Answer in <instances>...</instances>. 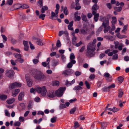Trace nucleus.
Segmentation results:
<instances>
[{
    "label": "nucleus",
    "instance_id": "nucleus-1",
    "mask_svg": "<svg viewBox=\"0 0 129 129\" xmlns=\"http://www.w3.org/2000/svg\"><path fill=\"white\" fill-rule=\"evenodd\" d=\"M30 73L35 79L38 81H41L45 78L43 73L37 70H33L30 72Z\"/></svg>",
    "mask_w": 129,
    "mask_h": 129
},
{
    "label": "nucleus",
    "instance_id": "nucleus-2",
    "mask_svg": "<svg viewBox=\"0 0 129 129\" xmlns=\"http://www.w3.org/2000/svg\"><path fill=\"white\" fill-rule=\"evenodd\" d=\"M96 46L91 43H89L87 46L86 55L89 57H92L93 55L94 52L95 50Z\"/></svg>",
    "mask_w": 129,
    "mask_h": 129
},
{
    "label": "nucleus",
    "instance_id": "nucleus-3",
    "mask_svg": "<svg viewBox=\"0 0 129 129\" xmlns=\"http://www.w3.org/2000/svg\"><path fill=\"white\" fill-rule=\"evenodd\" d=\"M36 91L38 93L40 94L41 96H45L46 95L47 91L45 86H37L36 87Z\"/></svg>",
    "mask_w": 129,
    "mask_h": 129
},
{
    "label": "nucleus",
    "instance_id": "nucleus-4",
    "mask_svg": "<svg viewBox=\"0 0 129 129\" xmlns=\"http://www.w3.org/2000/svg\"><path fill=\"white\" fill-rule=\"evenodd\" d=\"M102 21L103 22L102 25L104 27V32L105 33H106L108 32L110 28V26H109V20L108 19L103 18Z\"/></svg>",
    "mask_w": 129,
    "mask_h": 129
},
{
    "label": "nucleus",
    "instance_id": "nucleus-5",
    "mask_svg": "<svg viewBox=\"0 0 129 129\" xmlns=\"http://www.w3.org/2000/svg\"><path fill=\"white\" fill-rule=\"evenodd\" d=\"M66 88L64 87H60L55 91V95L58 97H61L63 94V91Z\"/></svg>",
    "mask_w": 129,
    "mask_h": 129
},
{
    "label": "nucleus",
    "instance_id": "nucleus-6",
    "mask_svg": "<svg viewBox=\"0 0 129 129\" xmlns=\"http://www.w3.org/2000/svg\"><path fill=\"white\" fill-rule=\"evenodd\" d=\"M21 86V84L17 82H15L11 84L9 86L10 89H12L17 87H20Z\"/></svg>",
    "mask_w": 129,
    "mask_h": 129
},
{
    "label": "nucleus",
    "instance_id": "nucleus-7",
    "mask_svg": "<svg viewBox=\"0 0 129 129\" xmlns=\"http://www.w3.org/2000/svg\"><path fill=\"white\" fill-rule=\"evenodd\" d=\"M14 74V72L13 71L11 70H6V76L9 78H11Z\"/></svg>",
    "mask_w": 129,
    "mask_h": 129
},
{
    "label": "nucleus",
    "instance_id": "nucleus-8",
    "mask_svg": "<svg viewBox=\"0 0 129 129\" xmlns=\"http://www.w3.org/2000/svg\"><path fill=\"white\" fill-rule=\"evenodd\" d=\"M104 76L105 77V79L108 81L111 82L112 80V76L110 74L107 72L105 73L104 74Z\"/></svg>",
    "mask_w": 129,
    "mask_h": 129
},
{
    "label": "nucleus",
    "instance_id": "nucleus-9",
    "mask_svg": "<svg viewBox=\"0 0 129 129\" xmlns=\"http://www.w3.org/2000/svg\"><path fill=\"white\" fill-rule=\"evenodd\" d=\"M47 94V96L49 98H52L55 96V94L54 92L52 91H48Z\"/></svg>",
    "mask_w": 129,
    "mask_h": 129
},
{
    "label": "nucleus",
    "instance_id": "nucleus-10",
    "mask_svg": "<svg viewBox=\"0 0 129 129\" xmlns=\"http://www.w3.org/2000/svg\"><path fill=\"white\" fill-rule=\"evenodd\" d=\"M104 38L111 41H114L115 39V38L113 37V36H104Z\"/></svg>",
    "mask_w": 129,
    "mask_h": 129
},
{
    "label": "nucleus",
    "instance_id": "nucleus-11",
    "mask_svg": "<svg viewBox=\"0 0 129 129\" xmlns=\"http://www.w3.org/2000/svg\"><path fill=\"white\" fill-rule=\"evenodd\" d=\"M76 62V61L75 60H70V62H69L67 65V68H71L73 66V64H75Z\"/></svg>",
    "mask_w": 129,
    "mask_h": 129
},
{
    "label": "nucleus",
    "instance_id": "nucleus-12",
    "mask_svg": "<svg viewBox=\"0 0 129 129\" xmlns=\"http://www.w3.org/2000/svg\"><path fill=\"white\" fill-rule=\"evenodd\" d=\"M26 79L28 86L29 87H31L32 86V83L31 79H30L28 77H26Z\"/></svg>",
    "mask_w": 129,
    "mask_h": 129
},
{
    "label": "nucleus",
    "instance_id": "nucleus-13",
    "mask_svg": "<svg viewBox=\"0 0 129 129\" xmlns=\"http://www.w3.org/2000/svg\"><path fill=\"white\" fill-rule=\"evenodd\" d=\"M81 32L83 35H86L89 33L88 29L87 28L82 29L81 30Z\"/></svg>",
    "mask_w": 129,
    "mask_h": 129
},
{
    "label": "nucleus",
    "instance_id": "nucleus-14",
    "mask_svg": "<svg viewBox=\"0 0 129 129\" xmlns=\"http://www.w3.org/2000/svg\"><path fill=\"white\" fill-rule=\"evenodd\" d=\"M71 70L70 69L66 70L62 72V74L65 76H66L70 75V73Z\"/></svg>",
    "mask_w": 129,
    "mask_h": 129
},
{
    "label": "nucleus",
    "instance_id": "nucleus-15",
    "mask_svg": "<svg viewBox=\"0 0 129 129\" xmlns=\"http://www.w3.org/2000/svg\"><path fill=\"white\" fill-rule=\"evenodd\" d=\"M111 50L109 49H107L105 51V53L106 54H108V55L109 56H111L113 54V52H110Z\"/></svg>",
    "mask_w": 129,
    "mask_h": 129
},
{
    "label": "nucleus",
    "instance_id": "nucleus-16",
    "mask_svg": "<svg viewBox=\"0 0 129 129\" xmlns=\"http://www.w3.org/2000/svg\"><path fill=\"white\" fill-rule=\"evenodd\" d=\"M57 14L53 12H51V16L50 18V19H56L57 18Z\"/></svg>",
    "mask_w": 129,
    "mask_h": 129
},
{
    "label": "nucleus",
    "instance_id": "nucleus-17",
    "mask_svg": "<svg viewBox=\"0 0 129 129\" xmlns=\"http://www.w3.org/2000/svg\"><path fill=\"white\" fill-rule=\"evenodd\" d=\"M20 90L19 89H16L13 91L12 92V96L14 97L19 92Z\"/></svg>",
    "mask_w": 129,
    "mask_h": 129
},
{
    "label": "nucleus",
    "instance_id": "nucleus-18",
    "mask_svg": "<svg viewBox=\"0 0 129 129\" xmlns=\"http://www.w3.org/2000/svg\"><path fill=\"white\" fill-rule=\"evenodd\" d=\"M48 9V8L47 6H44L42 7V9L41 10V12L42 13H43L45 12V11Z\"/></svg>",
    "mask_w": 129,
    "mask_h": 129
},
{
    "label": "nucleus",
    "instance_id": "nucleus-19",
    "mask_svg": "<svg viewBox=\"0 0 129 129\" xmlns=\"http://www.w3.org/2000/svg\"><path fill=\"white\" fill-rule=\"evenodd\" d=\"M15 101V99L14 98H13L8 100L6 101L8 104H10L13 103Z\"/></svg>",
    "mask_w": 129,
    "mask_h": 129
},
{
    "label": "nucleus",
    "instance_id": "nucleus-20",
    "mask_svg": "<svg viewBox=\"0 0 129 129\" xmlns=\"http://www.w3.org/2000/svg\"><path fill=\"white\" fill-rule=\"evenodd\" d=\"M78 14V12H76L75 13L74 15H75V21H79L80 19L81 18L79 16H76V15Z\"/></svg>",
    "mask_w": 129,
    "mask_h": 129
},
{
    "label": "nucleus",
    "instance_id": "nucleus-21",
    "mask_svg": "<svg viewBox=\"0 0 129 129\" xmlns=\"http://www.w3.org/2000/svg\"><path fill=\"white\" fill-rule=\"evenodd\" d=\"M37 44L39 45L42 46L43 45V43L42 42V41L39 39H37Z\"/></svg>",
    "mask_w": 129,
    "mask_h": 129
},
{
    "label": "nucleus",
    "instance_id": "nucleus-22",
    "mask_svg": "<svg viewBox=\"0 0 129 129\" xmlns=\"http://www.w3.org/2000/svg\"><path fill=\"white\" fill-rule=\"evenodd\" d=\"M24 96V93L21 92L20 93L18 97V99L19 101H21L22 100V98Z\"/></svg>",
    "mask_w": 129,
    "mask_h": 129
},
{
    "label": "nucleus",
    "instance_id": "nucleus-23",
    "mask_svg": "<svg viewBox=\"0 0 129 129\" xmlns=\"http://www.w3.org/2000/svg\"><path fill=\"white\" fill-rule=\"evenodd\" d=\"M99 6H97L96 4H94L92 7V11H96L99 9Z\"/></svg>",
    "mask_w": 129,
    "mask_h": 129
},
{
    "label": "nucleus",
    "instance_id": "nucleus-24",
    "mask_svg": "<svg viewBox=\"0 0 129 129\" xmlns=\"http://www.w3.org/2000/svg\"><path fill=\"white\" fill-rule=\"evenodd\" d=\"M112 20L111 22L112 24H115L117 22L116 18L115 17H112Z\"/></svg>",
    "mask_w": 129,
    "mask_h": 129
},
{
    "label": "nucleus",
    "instance_id": "nucleus-25",
    "mask_svg": "<svg viewBox=\"0 0 129 129\" xmlns=\"http://www.w3.org/2000/svg\"><path fill=\"white\" fill-rule=\"evenodd\" d=\"M7 98V96L4 94H0V98L2 100H5Z\"/></svg>",
    "mask_w": 129,
    "mask_h": 129
},
{
    "label": "nucleus",
    "instance_id": "nucleus-26",
    "mask_svg": "<svg viewBox=\"0 0 129 129\" xmlns=\"http://www.w3.org/2000/svg\"><path fill=\"white\" fill-rule=\"evenodd\" d=\"M14 56L15 57L17 58V59H19L21 57V55L20 54H18L16 53H14L13 54Z\"/></svg>",
    "mask_w": 129,
    "mask_h": 129
},
{
    "label": "nucleus",
    "instance_id": "nucleus-27",
    "mask_svg": "<svg viewBox=\"0 0 129 129\" xmlns=\"http://www.w3.org/2000/svg\"><path fill=\"white\" fill-rule=\"evenodd\" d=\"M82 89V87L79 85L76 86L73 88L74 90H80Z\"/></svg>",
    "mask_w": 129,
    "mask_h": 129
},
{
    "label": "nucleus",
    "instance_id": "nucleus-28",
    "mask_svg": "<svg viewBox=\"0 0 129 129\" xmlns=\"http://www.w3.org/2000/svg\"><path fill=\"white\" fill-rule=\"evenodd\" d=\"M68 34V33L67 31H60L59 33V36H61L63 34Z\"/></svg>",
    "mask_w": 129,
    "mask_h": 129
},
{
    "label": "nucleus",
    "instance_id": "nucleus-29",
    "mask_svg": "<svg viewBox=\"0 0 129 129\" xmlns=\"http://www.w3.org/2000/svg\"><path fill=\"white\" fill-rule=\"evenodd\" d=\"M101 124L102 128L104 129L106 127L107 124L106 122H105L101 123Z\"/></svg>",
    "mask_w": 129,
    "mask_h": 129
},
{
    "label": "nucleus",
    "instance_id": "nucleus-30",
    "mask_svg": "<svg viewBox=\"0 0 129 129\" xmlns=\"http://www.w3.org/2000/svg\"><path fill=\"white\" fill-rule=\"evenodd\" d=\"M53 84L54 86H58L59 84V82L58 81L55 80L53 81Z\"/></svg>",
    "mask_w": 129,
    "mask_h": 129
},
{
    "label": "nucleus",
    "instance_id": "nucleus-31",
    "mask_svg": "<svg viewBox=\"0 0 129 129\" xmlns=\"http://www.w3.org/2000/svg\"><path fill=\"white\" fill-rule=\"evenodd\" d=\"M56 9L55 10L56 14H57L58 13V11L59 8V6L58 4H57L56 6Z\"/></svg>",
    "mask_w": 129,
    "mask_h": 129
},
{
    "label": "nucleus",
    "instance_id": "nucleus-32",
    "mask_svg": "<svg viewBox=\"0 0 129 129\" xmlns=\"http://www.w3.org/2000/svg\"><path fill=\"white\" fill-rule=\"evenodd\" d=\"M81 18L83 20L85 21H87V19L86 16L83 14L81 15Z\"/></svg>",
    "mask_w": 129,
    "mask_h": 129
},
{
    "label": "nucleus",
    "instance_id": "nucleus-33",
    "mask_svg": "<svg viewBox=\"0 0 129 129\" xmlns=\"http://www.w3.org/2000/svg\"><path fill=\"white\" fill-rule=\"evenodd\" d=\"M127 25H126L124 26L123 29L122 31V32L124 33L127 30Z\"/></svg>",
    "mask_w": 129,
    "mask_h": 129
},
{
    "label": "nucleus",
    "instance_id": "nucleus-34",
    "mask_svg": "<svg viewBox=\"0 0 129 129\" xmlns=\"http://www.w3.org/2000/svg\"><path fill=\"white\" fill-rule=\"evenodd\" d=\"M114 9L116 11L120 12L122 8L120 7H114Z\"/></svg>",
    "mask_w": 129,
    "mask_h": 129
},
{
    "label": "nucleus",
    "instance_id": "nucleus-35",
    "mask_svg": "<svg viewBox=\"0 0 129 129\" xmlns=\"http://www.w3.org/2000/svg\"><path fill=\"white\" fill-rule=\"evenodd\" d=\"M57 117H55L52 118L50 120L51 122L52 123H54L56 122Z\"/></svg>",
    "mask_w": 129,
    "mask_h": 129
},
{
    "label": "nucleus",
    "instance_id": "nucleus-36",
    "mask_svg": "<svg viewBox=\"0 0 129 129\" xmlns=\"http://www.w3.org/2000/svg\"><path fill=\"white\" fill-rule=\"evenodd\" d=\"M20 124L21 123L20 122L17 121L14 123V125L15 126H20Z\"/></svg>",
    "mask_w": 129,
    "mask_h": 129
},
{
    "label": "nucleus",
    "instance_id": "nucleus-37",
    "mask_svg": "<svg viewBox=\"0 0 129 129\" xmlns=\"http://www.w3.org/2000/svg\"><path fill=\"white\" fill-rule=\"evenodd\" d=\"M45 16L46 15L45 14H42L39 15V18H40L42 19V20H44Z\"/></svg>",
    "mask_w": 129,
    "mask_h": 129
},
{
    "label": "nucleus",
    "instance_id": "nucleus-38",
    "mask_svg": "<svg viewBox=\"0 0 129 129\" xmlns=\"http://www.w3.org/2000/svg\"><path fill=\"white\" fill-rule=\"evenodd\" d=\"M123 92L121 90H119V94L118 96L119 97L121 98V97L123 94Z\"/></svg>",
    "mask_w": 129,
    "mask_h": 129
},
{
    "label": "nucleus",
    "instance_id": "nucleus-39",
    "mask_svg": "<svg viewBox=\"0 0 129 129\" xmlns=\"http://www.w3.org/2000/svg\"><path fill=\"white\" fill-rule=\"evenodd\" d=\"M75 58V56L74 54L73 53H72L70 55V61L72 60H74V59Z\"/></svg>",
    "mask_w": 129,
    "mask_h": 129
},
{
    "label": "nucleus",
    "instance_id": "nucleus-40",
    "mask_svg": "<svg viewBox=\"0 0 129 129\" xmlns=\"http://www.w3.org/2000/svg\"><path fill=\"white\" fill-rule=\"evenodd\" d=\"M124 46L123 45L122 43H121L119 44V45L118 47V49L119 50H121L122 49V47Z\"/></svg>",
    "mask_w": 129,
    "mask_h": 129
},
{
    "label": "nucleus",
    "instance_id": "nucleus-41",
    "mask_svg": "<svg viewBox=\"0 0 129 129\" xmlns=\"http://www.w3.org/2000/svg\"><path fill=\"white\" fill-rule=\"evenodd\" d=\"M92 13L93 15H94V17L98 18L99 16V14H96V11H93Z\"/></svg>",
    "mask_w": 129,
    "mask_h": 129
},
{
    "label": "nucleus",
    "instance_id": "nucleus-42",
    "mask_svg": "<svg viewBox=\"0 0 129 129\" xmlns=\"http://www.w3.org/2000/svg\"><path fill=\"white\" fill-rule=\"evenodd\" d=\"M90 2V0H84L83 2L85 5H87L89 4Z\"/></svg>",
    "mask_w": 129,
    "mask_h": 129
},
{
    "label": "nucleus",
    "instance_id": "nucleus-43",
    "mask_svg": "<svg viewBox=\"0 0 129 129\" xmlns=\"http://www.w3.org/2000/svg\"><path fill=\"white\" fill-rule=\"evenodd\" d=\"M64 14L67 15L68 13V11L67 9V7H65L64 9Z\"/></svg>",
    "mask_w": 129,
    "mask_h": 129
},
{
    "label": "nucleus",
    "instance_id": "nucleus-44",
    "mask_svg": "<svg viewBox=\"0 0 129 129\" xmlns=\"http://www.w3.org/2000/svg\"><path fill=\"white\" fill-rule=\"evenodd\" d=\"M79 126L80 125L76 121L74 123V128H76Z\"/></svg>",
    "mask_w": 129,
    "mask_h": 129
},
{
    "label": "nucleus",
    "instance_id": "nucleus-45",
    "mask_svg": "<svg viewBox=\"0 0 129 129\" xmlns=\"http://www.w3.org/2000/svg\"><path fill=\"white\" fill-rule=\"evenodd\" d=\"M76 38L75 36L73 37L72 38V43L75 45L76 42Z\"/></svg>",
    "mask_w": 129,
    "mask_h": 129
},
{
    "label": "nucleus",
    "instance_id": "nucleus-46",
    "mask_svg": "<svg viewBox=\"0 0 129 129\" xmlns=\"http://www.w3.org/2000/svg\"><path fill=\"white\" fill-rule=\"evenodd\" d=\"M5 115L6 116L8 117H10V114L7 110H5Z\"/></svg>",
    "mask_w": 129,
    "mask_h": 129
},
{
    "label": "nucleus",
    "instance_id": "nucleus-47",
    "mask_svg": "<svg viewBox=\"0 0 129 129\" xmlns=\"http://www.w3.org/2000/svg\"><path fill=\"white\" fill-rule=\"evenodd\" d=\"M7 3L10 5H11L13 3V0H7L6 2Z\"/></svg>",
    "mask_w": 129,
    "mask_h": 129
},
{
    "label": "nucleus",
    "instance_id": "nucleus-48",
    "mask_svg": "<svg viewBox=\"0 0 129 129\" xmlns=\"http://www.w3.org/2000/svg\"><path fill=\"white\" fill-rule=\"evenodd\" d=\"M36 91V88H31L30 90V92L31 93H33L35 94V91Z\"/></svg>",
    "mask_w": 129,
    "mask_h": 129
},
{
    "label": "nucleus",
    "instance_id": "nucleus-49",
    "mask_svg": "<svg viewBox=\"0 0 129 129\" xmlns=\"http://www.w3.org/2000/svg\"><path fill=\"white\" fill-rule=\"evenodd\" d=\"M114 43L115 44L114 47L115 48H117L118 47V46L119 45V42L117 41H114Z\"/></svg>",
    "mask_w": 129,
    "mask_h": 129
},
{
    "label": "nucleus",
    "instance_id": "nucleus-50",
    "mask_svg": "<svg viewBox=\"0 0 129 129\" xmlns=\"http://www.w3.org/2000/svg\"><path fill=\"white\" fill-rule=\"evenodd\" d=\"M123 78L121 77H119L118 78V81L120 83L122 82L123 81Z\"/></svg>",
    "mask_w": 129,
    "mask_h": 129
},
{
    "label": "nucleus",
    "instance_id": "nucleus-51",
    "mask_svg": "<svg viewBox=\"0 0 129 129\" xmlns=\"http://www.w3.org/2000/svg\"><path fill=\"white\" fill-rule=\"evenodd\" d=\"M20 107L21 109H23L25 108V105L24 103H21L20 104Z\"/></svg>",
    "mask_w": 129,
    "mask_h": 129
},
{
    "label": "nucleus",
    "instance_id": "nucleus-52",
    "mask_svg": "<svg viewBox=\"0 0 129 129\" xmlns=\"http://www.w3.org/2000/svg\"><path fill=\"white\" fill-rule=\"evenodd\" d=\"M56 46L57 47H60L61 46V44L60 41L59 40H58L56 43Z\"/></svg>",
    "mask_w": 129,
    "mask_h": 129
},
{
    "label": "nucleus",
    "instance_id": "nucleus-53",
    "mask_svg": "<svg viewBox=\"0 0 129 129\" xmlns=\"http://www.w3.org/2000/svg\"><path fill=\"white\" fill-rule=\"evenodd\" d=\"M103 29V27L101 26L96 31V33L97 34H98Z\"/></svg>",
    "mask_w": 129,
    "mask_h": 129
},
{
    "label": "nucleus",
    "instance_id": "nucleus-54",
    "mask_svg": "<svg viewBox=\"0 0 129 129\" xmlns=\"http://www.w3.org/2000/svg\"><path fill=\"white\" fill-rule=\"evenodd\" d=\"M76 109V107H74L70 111V113L71 114H73L75 112Z\"/></svg>",
    "mask_w": 129,
    "mask_h": 129
},
{
    "label": "nucleus",
    "instance_id": "nucleus-55",
    "mask_svg": "<svg viewBox=\"0 0 129 129\" xmlns=\"http://www.w3.org/2000/svg\"><path fill=\"white\" fill-rule=\"evenodd\" d=\"M81 73L78 71H76L75 73V75L76 76H78L81 75Z\"/></svg>",
    "mask_w": 129,
    "mask_h": 129
},
{
    "label": "nucleus",
    "instance_id": "nucleus-56",
    "mask_svg": "<svg viewBox=\"0 0 129 129\" xmlns=\"http://www.w3.org/2000/svg\"><path fill=\"white\" fill-rule=\"evenodd\" d=\"M17 60H16L15 61H14V60L13 59H11V62L13 66H15L16 65V61Z\"/></svg>",
    "mask_w": 129,
    "mask_h": 129
},
{
    "label": "nucleus",
    "instance_id": "nucleus-57",
    "mask_svg": "<svg viewBox=\"0 0 129 129\" xmlns=\"http://www.w3.org/2000/svg\"><path fill=\"white\" fill-rule=\"evenodd\" d=\"M19 120L20 122H23L24 120V118L22 116H20L19 118Z\"/></svg>",
    "mask_w": 129,
    "mask_h": 129
},
{
    "label": "nucleus",
    "instance_id": "nucleus-58",
    "mask_svg": "<svg viewBox=\"0 0 129 129\" xmlns=\"http://www.w3.org/2000/svg\"><path fill=\"white\" fill-rule=\"evenodd\" d=\"M119 110V109L115 107H113L112 108V111L115 113Z\"/></svg>",
    "mask_w": 129,
    "mask_h": 129
},
{
    "label": "nucleus",
    "instance_id": "nucleus-59",
    "mask_svg": "<svg viewBox=\"0 0 129 129\" xmlns=\"http://www.w3.org/2000/svg\"><path fill=\"white\" fill-rule=\"evenodd\" d=\"M106 6L107 8L110 9L112 8V5L110 3H108L107 4Z\"/></svg>",
    "mask_w": 129,
    "mask_h": 129
},
{
    "label": "nucleus",
    "instance_id": "nucleus-60",
    "mask_svg": "<svg viewBox=\"0 0 129 129\" xmlns=\"http://www.w3.org/2000/svg\"><path fill=\"white\" fill-rule=\"evenodd\" d=\"M85 83L86 85V86L87 88L89 89L90 88V87L89 84L87 81H86L85 82Z\"/></svg>",
    "mask_w": 129,
    "mask_h": 129
},
{
    "label": "nucleus",
    "instance_id": "nucleus-61",
    "mask_svg": "<svg viewBox=\"0 0 129 129\" xmlns=\"http://www.w3.org/2000/svg\"><path fill=\"white\" fill-rule=\"evenodd\" d=\"M14 6L16 9H18L20 8L21 6L19 4H16Z\"/></svg>",
    "mask_w": 129,
    "mask_h": 129
},
{
    "label": "nucleus",
    "instance_id": "nucleus-62",
    "mask_svg": "<svg viewBox=\"0 0 129 129\" xmlns=\"http://www.w3.org/2000/svg\"><path fill=\"white\" fill-rule=\"evenodd\" d=\"M124 60L125 61H128L129 60V57L127 56H125L124 57Z\"/></svg>",
    "mask_w": 129,
    "mask_h": 129
},
{
    "label": "nucleus",
    "instance_id": "nucleus-63",
    "mask_svg": "<svg viewBox=\"0 0 129 129\" xmlns=\"http://www.w3.org/2000/svg\"><path fill=\"white\" fill-rule=\"evenodd\" d=\"M95 77V76L94 74H92L90 75L89 77V78L91 80H92L94 79Z\"/></svg>",
    "mask_w": 129,
    "mask_h": 129
},
{
    "label": "nucleus",
    "instance_id": "nucleus-64",
    "mask_svg": "<svg viewBox=\"0 0 129 129\" xmlns=\"http://www.w3.org/2000/svg\"><path fill=\"white\" fill-rule=\"evenodd\" d=\"M22 7L23 9H26L28 8V6L26 4H24L22 6H21Z\"/></svg>",
    "mask_w": 129,
    "mask_h": 129
}]
</instances>
